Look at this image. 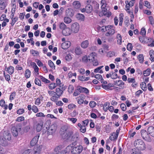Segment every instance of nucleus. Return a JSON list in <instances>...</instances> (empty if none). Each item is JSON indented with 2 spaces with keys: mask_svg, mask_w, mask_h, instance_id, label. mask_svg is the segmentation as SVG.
Instances as JSON below:
<instances>
[{
  "mask_svg": "<svg viewBox=\"0 0 154 154\" xmlns=\"http://www.w3.org/2000/svg\"><path fill=\"white\" fill-rule=\"evenodd\" d=\"M73 5L74 8L76 9L79 8L81 6V4L78 1H75L73 3Z\"/></svg>",
  "mask_w": 154,
  "mask_h": 154,
  "instance_id": "obj_27",
  "label": "nucleus"
},
{
  "mask_svg": "<svg viewBox=\"0 0 154 154\" xmlns=\"http://www.w3.org/2000/svg\"><path fill=\"white\" fill-rule=\"evenodd\" d=\"M48 93L50 96L52 97H57L56 93L54 91H48Z\"/></svg>",
  "mask_w": 154,
  "mask_h": 154,
  "instance_id": "obj_34",
  "label": "nucleus"
},
{
  "mask_svg": "<svg viewBox=\"0 0 154 154\" xmlns=\"http://www.w3.org/2000/svg\"><path fill=\"white\" fill-rule=\"evenodd\" d=\"M66 26L63 23H61L59 25V27L61 29L63 30L66 27Z\"/></svg>",
  "mask_w": 154,
  "mask_h": 154,
  "instance_id": "obj_57",
  "label": "nucleus"
},
{
  "mask_svg": "<svg viewBox=\"0 0 154 154\" xmlns=\"http://www.w3.org/2000/svg\"><path fill=\"white\" fill-rule=\"evenodd\" d=\"M78 90L80 91L81 93L83 92L87 94H88L89 91L86 88L79 86H78Z\"/></svg>",
  "mask_w": 154,
  "mask_h": 154,
  "instance_id": "obj_17",
  "label": "nucleus"
},
{
  "mask_svg": "<svg viewBox=\"0 0 154 154\" xmlns=\"http://www.w3.org/2000/svg\"><path fill=\"white\" fill-rule=\"evenodd\" d=\"M24 117L23 116H20L17 118L16 121L18 122H20L24 120Z\"/></svg>",
  "mask_w": 154,
  "mask_h": 154,
  "instance_id": "obj_62",
  "label": "nucleus"
},
{
  "mask_svg": "<svg viewBox=\"0 0 154 154\" xmlns=\"http://www.w3.org/2000/svg\"><path fill=\"white\" fill-rule=\"evenodd\" d=\"M81 93L80 91L78 90V87L77 88V89L75 91V92L73 94V95L74 96H76L78 95L79 94Z\"/></svg>",
  "mask_w": 154,
  "mask_h": 154,
  "instance_id": "obj_58",
  "label": "nucleus"
},
{
  "mask_svg": "<svg viewBox=\"0 0 154 154\" xmlns=\"http://www.w3.org/2000/svg\"><path fill=\"white\" fill-rule=\"evenodd\" d=\"M32 110L33 112L35 113H37L39 111L38 108L37 106L35 105L32 106Z\"/></svg>",
  "mask_w": 154,
  "mask_h": 154,
  "instance_id": "obj_46",
  "label": "nucleus"
},
{
  "mask_svg": "<svg viewBox=\"0 0 154 154\" xmlns=\"http://www.w3.org/2000/svg\"><path fill=\"white\" fill-rule=\"evenodd\" d=\"M67 120L71 121L73 124H75L77 121V119L73 118H68Z\"/></svg>",
  "mask_w": 154,
  "mask_h": 154,
  "instance_id": "obj_55",
  "label": "nucleus"
},
{
  "mask_svg": "<svg viewBox=\"0 0 154 154\" xmlns=\"http://www.w3.org/2000/svg\"><path fill=\"white\" fill-rule=\"evenodd\" d=\"M148 131L150 135L154 137V128L153 127H149L148 128Z\"/></svg>",
  "mask_w": 154,
  "mask_h": 154,
  "instance_id": "obj_20",
  "label": "nucleus"
},
{
  "mask_svg": "<svg viewBox=\"0 0 154 154\" xmlns=\"http://www.w3.org/2000/svg\"><path fill=\"white\" fill-rule=\"evenodd\" d=\"M48 64L50 67L52 69H55V66L54 63L51 60H49L48 61Z\"/></svg>",
  "mask_w": 154,
  "mask_h": 154,
  "instance_id": "obj_38",
  "label": "nucleus"
},
{
  "mask_svg": "<svg viewBox=\"0 0 154 154\" xmlns=\"http://www.w3.org/2000/svg\"><path fill=\"white\" fill-rule=\"evenodd\" d=\"M5 69L9 74L11 75L14 72V68L12 66H10L8 67H5Z\"/></svg>",
  "mask_w": 154,
  "mask_h": 154,
  "instance_id": "obj_16",
  "label": "nucleus"
},
{
  "mask_svg": "<svg viewBox=\"0 0 154 154\" xmlns=\"http://www.w3.org/2000/svg\"><path fill=\"white\" fill-rule=\"evenodd\" d=\"M137 59L140 63H142L143 62L144 60L143 55L142 54H139L138 56Z\"/></svg>",
  "mask_w": 154,
  "mask_h": 154,
  "instance_id": "obj_32",
  "label": "nucleus"
},
{
  "mask_svg": "<svg viewBox=\"0 0 154 154\" xmlns=\"http://www.w3.org/2000/svg\"><path fill=\"white\" fill-rule=\"evenodd\" d=\"M63 34L65 36H68L71 33V31L70 28L66 27L62 31Z\"/></svg>",
  "mask_w": 154,
  "mask_h": 154,
  "instance_id": "obj_13",
  "label": "nucleus"
},
{
  "mask_svg": "<svg viewBox=\"0 0 154 154\" xmlns=\"http://www.w3.org/2000/svg\"><path fill=\"white\" fill-rule=\"evenodd\" d=\"M64 21L66 23L69 24L71 22L72 20L69 17H64Z\"/></svg>",
  "mask_w": 154,
  "mask_h": 154,
  "instance_id": "obj_37",
  "label": "nucleus"
},
{
  "mask_svg": "<svg viewBox=\"0 0 154 154\" xmlns=\"http://www.w3.org/2000/svg\"><path fill=\"white\" fill-rule=\"evenodd\" d=\"M42 148V146L34 147L33 149V154H40Z\"/></svg>",
  "mask_w": 154,
  "mask_h": 154,
  "instance_id": "obj_11",
  "label": "nucleus"
},
{
  "mask_svg": "<svg viewBox=\"0 0 154 154\" xmlns=\"http://www.w3.org/2000/svg\"><path fill=\"white\" fill-rule=\"evenodd\" d=\"M111 27V25L102 26L100 27L101 30L102 32H104L106 31H107V30H108L109 29H110Z\"/></svg>",
  "mask_w": 154,
  "mask_h": 154,
  "instance_id": "obj_24",
  "label": "nucleus"
},
{
  "mask_svg": "<svg viewBox=\"0 0 154 154\" xmlns=\"http://www.w3.org/2000/svg\"><path fill=\"white\" fill-rule=\"evenodd\" d=\"M89 61H93L94 60V56L93 54H91L88 57Z\"/></svg>",
  "mask_w": 154,
  "mask_h": 154,
  "instance_id": "obj_44",
  "label": "nucleus"
},
{
  "mask_svg": "<svg viewBox=\"0 0 154 154\" xmlns=\"http://www.w3.org/2000/svg\"><path fill=\"white\" fill-rule=\"evenodd\" d=\"M131 154H141L140 152L139 149L136 148L131 149Z\"/></svg>",
  "mask_w": 154,
  "mask_h": 154,
  "instance_id": "obj_28",
  "label": "nucleus"
},
{
  "mask_svg": "<svg viewBox=\"0 0 154 154\" xmlns=\"http://www.w3.org/2000/svg\"><path fill=\"white\" fill-rule=\"evenodd\" d=\"M39 137V135L38 134L35 136L31 141L30 145L32 146H34L37 143Z\"/></svg>",
  "mask_w": 154,
  "mask_h": 154,
  "instance_id": "obj_8",
  "label": "nucleus"
},
{
  "mask_svg": "<svg viewBox=\"0 0 154 154\" xmlns=\"http://www.w3.org/2000/svg\"><path fill=\"white\" fill-rule=\"evenodd\" d=\"M89 104L91 108H93L95 106L96 104L94 101H91L90 102Z\"/></svg>",
  "mask_w": 154,
  "mask_h": 154,
  "instance_id": "obj_50",
  "label": "nucleus"
},
{
  "mask_svg": "<svg viewBox=\"0 0 154 154\" xmlns=\"http://www.w3.org/2000/svg\"><path fill=\"white\" fill-rule=\"evenodd\" d=\"M57 129V126L56 124H53L51 125L50 129L52 132H55Z\"/></svg>",
  "mask_w": 154,
  "mask_h": 154,
  "instance_id": "obj_31",
  "label": "nucleus"
},
{
  "mask_svg": "<svg viewBox=\"0 0 154 154\" xmlns=\"http://www.w3.org/2000/svg\"><path fill=\"white\" fill-rule=\"evenodd\" d=\"M102 9V12L103 15L106 16L107 17H109L111 15V13L108 11L107 8H103Z\"/></svg>",
  "mask_w": 154,
  "mask_h": 154,
  "instance_id": "obj_15",
  "label": "nucleus"
},
{
  "mask_svg": "<svg viewBox=\"0 0 154 154\" xmlns=\"http://www.w3.org/2000/svg\"><path fill=\"white\" fill-rule=\"evenodd\" d=\"M78 126L79 128V130L82 133H85L86 131V128L84 125H82L80 123H79L78 124Z\"/></svg>",
  "mask_w": 154,
  "mask_h": 154,
  "instance_id": "obj_18",
  "label": "nucleus"
},
{
  "mask_svg": "<svg viewBox=\"0 0 154 154\" xmlns=\"http://www.w3.org/2000/svg\"><path fill=\"white\" fill-rule=\"evenodd\" d=\"M30 65L32 66L34 69L35 75L36 76L38 75L39 74V68L36 64L35 62H31L30 63Z\"/></svg>",
  "mask_w": 154,
  "mask_h": 154,
  "instance_id": "obj_9",
  "label": "nucleus"
},
{
  "mask_svg": "<svg viewBox=\"0 0 154 154\" xmlns=\"http://www.w3.org/2000/svg\"><path fill=\"white\" fill-rule=\"evenodd\" d=\"M117 39V44L118 45H120L121 44L122 42L121 35L120 34H118L116 36Z\"/></svg>",
  "mask_w": 154,
  "mask_h": 154,
  "instance_id": "obj_29",
  "label": "nucleus"
},
{
  "mask_svg": "<svg viewBox=\"0 0 154 154\" xmlns=\"http://www.w3.org/2000/svg\"><path fill=\"white\" fill-rule=\"evenodd\" d=\"M35 82L36 85H38L39 86H41V82L38 79L35 78Z\"/></svg>",
  "mask_w": 154,
  "mask_h": 154,
  "instance_id": "obj_56",
  "label": "nucleus"
},
{
  "mask_svg": "<svg viewBox=\"0 0 154 154\" xmlns=\"http://www.w3.org/2000/svg\"><path fill=\"white\" fill-rule=\"evenodd\" d=\"M79 26L77 23H73L71 26V30L74 33H76L79 31Z\"/></svg>",
  "mask_w": 154,
  "mask_h": 154,
  "instance_id": "obj_4",
  "label": "nucleus"
},
{
  "mask_svg": "<svg viewBox=\"0 0 154 154\" xmlns=\"http://www.w3.org/2000/svg\"><path fill=\"white\" fill-rule=\"evenodd\" d=\"M133 48L132 45L131 44L129 43L127 45V48L128 50L131 51Z\"/></svg>",
  "mask_w": 154,
  "mask_h": 154,
  "instance_id": "obj_60",
  "label": "nucleus"
},
{
  "mask_svg": "<svg viewBox=\"0 0 154 154\" xmlns=\"http://www.w3.org/2000/svg\"><path fill=\"white\" fill-rule=\"evenodd\" d=\"M24 110L23 109H20L17 111V113L19 115L23 114L24 112Z\"/></svg>",
  "mask_w": 154,
  "mask_h": 154,
  "instance_id": "obj_61",
  "label": "nucleus"
},
{
  "mask_svg": "<svg viewBox=\"0 0 154 154\" xmlns=\"http://www.w3.org/2000/svg\"><path fill=\"white\" fill-rule=\"evenodd\" d=\"M7 5V0H0V9H4Z\"/></svg>",
  "mask_w": 154,
  "mask_h": 154,
  "instance_id": "obj_10",
  "label": "nucleus"
},
{
  "mask_svg": "<svg viewBox=\"0 0 154 154\" xmlns=\"http://www.w3.org/2000/svg\"><path fill=\"white\" fill-rule=\"evenodd\" d=\"M110 105L109 103H106L103 105V109L104 111L106 112L109 109V107Z\"/></svg>",
  "mask_w": 154,
  "mask_h": 154,
  "instance_id": "obj_40",
  "label": "nucleus"
},
{
  "mask_svg": "<svg viewBox=\"0 0 154 154\" xmlns=\"http://www.w3.org/2000/svg\"><path fill=\"white\" fill-rule=\"evenodd\" d=\"M149 21L150 24L153 26L154 25V19L153 17L150 16L148 17Z\"/></svg>",
  "mask_w": 154,
  "mask_h": 154,
  "instance_id": "obj_42",
  "label": "nucleus"
},
{
  "mask_svg": "<svg viewBox=\"0 0 154 154\" xmlns=\"http://www.w3.org/2000/svg\"><path fill=\"white\" fill-rule=\"evenodd\" d=\"M56 93L57 96L60 97L63 93V91L62 89L60 88H57L56 90Z\"/></svg>",
  "mask_w": 154,
  "mask_h": 154,
  "instance_id": "obj_23",
  "label": "nucleus"
},
{
  "mask_svg": "<svg viewBox=\"0 0 154 154\" xmlns=\"http://www.w3.org/2000/svg\"><path fill=\"white\" fill-rule=\"evenodd\" d=\"M57 86L56 83H51L49 85V88L51 90H53Z\"/></svg>",
  "mask_w": 154,
  "mask_h": 154,
  "instance_id": "obj_39",
  "label": "nucleus"
},
{
  "mask_svg": "<svg viewBox=\"0 0 154 154\" xmlns=\"http://www.w3.org/2000/svg\"><path fill=\"white\" fill-rule=\"evenodd\" d=\"M150 69H147L146 70L143 71V74L144 76H146L149 75L150 73Z\"/></svg>",
  "mask_w": 154,
  "mask_h": 154,
  "instance_id": "obj_35",
  "label": "nucleus"
},
{
  "mask_svg": "<svg viewBox=\"0 0 154 154\" xmlns=\"http://www.w3.org/2000/svg\"><path fill=\"white\" fill-rule=\"evenodd\" d=\"M116 135L115 133H112L111 135L109 137V139L111 140H116L117 138H116Z\"/></svg>",
  "mask_w": 154,
  "mask_h": 154,
  "instance_id": "obj_48",
  "label": "nucleus"
},
{
  "mask_svg": "<svg viewBox=\"0 0 154 154\" xmlns=\"http://www.w3.org/2000/svg\"><path fill=\"white\" fill-rule=\"evenodd\" d=\"M60 149V147H57L55 149V150L56 152V154H65L67 151V150H62Z\"/></svg>",
  "mask_w": 154,
  "mask_h": 154,
  "instance_id": "obj_14",
  "label": "nucleus"
},
{
  "mask_svg": "<svg viewBox=\"0 0 154 154\" xmlns=\"http://www.w3.org/2000/svg\"><path fill=\"white\" fill-rule=\"evenodd\" d=\"M71 43L69 41H66L63 42L61 45L62 48L66 49L69 48L71 45Z\"/></svg>",
  "mask_w": 154,
  "mask_h": 154,
  "instance_id": "obj_12",
  "label": "nucleus"
},
{
  "mask_svg": "<svg viewBox=\"0 0 154 154\" xmlns=\"http://www.w3.org/2000/svg\"><path fill=\"white\" fill-rule=\"evenodd\" d=\"M101 8L102 9L106 8V3L105 0H102L101 1Z\"/></svg>",
  "mask_w": 154,
  "mask_h": 154,
  "instance_id": "obj_53",
  "label": "nucleus"
},
{
  "mask_svg": "<svg viewBox=\"0 0 154 154\" xmlns=\"http://www.w3.org/2000/svg\"><path fill=\"white\" fill-rule=\"evenodd\" d=\"M111 26L110 29H109L108 31L105 33V36L107 37L111 36L113 35L115 33V30L113 26L111 25Z\"/></svg>",
  "mask_w": 154,
  "mask_h": 154,
  "instance_id": "obj_5",
  "label": "nucleus"
},
{
  "mask_svg": "<svg viewBox=\"0 0 154 154\" xmlns=\"http://www.w3.org/2000/svg\"><path fill=\"white\" fill-rule=\"evenodd\" d=\"M114 84L122 88V85L124 84V83L121 80H116L114 81Z\"/></svg>",
  "mask_w": 154,
  "mask_h": 154,
  "instance_id": "obj_19",
  "label": "nucleus"
},
{
  "mask_svg": "<svg viewBox=\"0 0 154 154\" xmlns=\"http://www.w3.org/2000/svg\"><path fill=\"white\" fill-rule=\"evenodd\" d=\"M72 57L70 54H68L65 56V59L66 60L69 61L72 60Z\"/></svg>",
  "mask_w": 154,
  "mask_h": 154,
  "instance_id": "obj_49",
  "label": "nucleus"
},
{
  "mask_svg": "<svg viewBox=\"0 0 154 154\" xmlns=\"http://www.w3.org/2000/svg\"><path fill=\"white\" fill-rule=\"evenodd\" d=\"M16 96V92H12L10 96L9 99L10 100H13Z\"/></svg>",
  "mask_w": 154,
  "mask_h": 154,
  "instance_id": "obj_47",
  "label": "nucleus"
},
{
  "mask_svg": "<svg viewBox=\"0 0 154 154\" xmlns=\"http://www.w3.org/2000/svg\"><path fill=\"white\" fill-rule=\"evenodd\" d=\"M44 122L42 121L40 122L39 123L34 126V128L36 129L37 132H39L41 131Z\"/></svg>",
  "mask_w": 154,
  "mask_h": 154,
  "instance_id": "obj_6",
  "label": "nucleus"
},
{
  "mask_svg": "<svg viewBox=\"0 0 154 154\" xmlns=\"http://www.w3.org/2000/svg\"><path fill=\"white\" fill-rule=\"evenodd\" d=\"M39 77L42 80V81L45 82V83H49L50 82V81L48 80L47 79H46L45 77H43L42 76L40 75Z\"/></svg>",
  "mask_w": 154,
  "mask_h": 154,
  "instance_id": "obj_45",
  "label": "nucleus"
},
{
  "mask_svg": "<svg viewBox=\"0 0 154 154\" xmlns=\"http://www.w3.org/2000/svg\"><path fill=\"white\" fill-rule=\"evenodd\" d=\"M95 77L96 79H97L100 81H102L103 80V78L102 75L99 74H97L95 75Z\"/></svg>",
  "mask_w": 154,
  "mask_h": 154,
  "instance_id": "obj_52",
  "label": "nucleus"
},
{
  "mask_svg": "<svg viewBox=\"0 0 154 154\" xmlns=\"http://www.w3.org/2000/svg\"><path fill=\"white\" fill-rule=\"evenodd\" d=\"M30 53L34 56L39 54V52H38L33 50L30 51Z\"/></svg>",
  "mask_w": 154,
  "mask_h": 154,
  "instance_id": "obj_51",
  "label": "nucleus"
},
{
  "mask_svg": "<svg viewBox=\"0 0 154 154\" xmlns=\"http://www.w3.org/2000/svg\"><path fill=\"white\" fill-rule=\"evenodd\" d=\"M134 144V146L138 149L143 150L145 148V144L143 141L141 139L136 140Z\"/></svg>",
  "mask_w": 154,
  "mask_h": 154,
  "instance_id": "obj_2",
  "label": "nucleus"
},
{
  "mask_svg": "<svg viewBox=\"0 0 154 154\" xmlns=\"http://www.w3.org/2000/svg\"><path fill=\"white\" fill-rule=\"evenodd\" d=\"M89 45V42L87 40H86L82 42L81 44V47L83 48H87Z\"/></svg>",
  "mask_w": 154,
  "mask_h": 154,
  "instance_id": "obj_21",
  "label": "nucleus"
},
{
  "mask_svg": "<svg viewBox=\"0 0 154 154\" xmlns=\"http://www.w3.org/2000/svg\"><path fill=\"white\" fill-rule=\"evenodd\" d=\"M12 133L14 136L16 137L18 135L17 128L15 127H13L11 129Z\"/></svg>",
  "mask_w": 154,
  "mask_h": 154,
  "instance_id": "obj_26",
  "label": "nucleus"
},
{
  "mask_svg": "<svg viewBox=\"0 0 154 154\" xmlns=\"http://www.w3.org/2000/svg\"><path fill=\"white\" fill-rule=\"evenodd\" d=\"M66 150H71L72 154H80L83 149V147L81 145L71 144L68 145L66 148Z\"/></svg>",
  "mask_w": 154,
  "mask_h": 154,
  "instance_id": "obj_1",
  "label": "nucleus"
},
{
  "mask_svg": "<svg viewBox=\"0 0 154 154\" xmlns=\"http://www.w3.org/2000/svg\"><path fill=\"white\" fill-rule=\"evenodd\" d=\"M86 9V12L87 13L91 12L92 11V8L91 5H87L85 7Z\"/></svg>",
  "mask_w": 154,
  "mask_h": 154,
  "instance_id": "obj_41",
  "label": "nucleus"
},
{
  "mask_svg": "<svg viewBox=\"0 0 154 154\" xmlns=\"http://www.w3.org/2000/svg\"><path fill=\"white\" fill-rule=\"evenodd\" d=\"M77 18H79V19L81 20L83 19L84 18V16L83 14H78L76 15Z\"/></svg>",
  "mask_w": 154,
  "mask_h": 154,
  "instance_id": "obj_64",
  "label": "nucleus"
},
{
  "mask_svg": "<svg viewBox=\"0 0 154 154\" xmlns=\"http://www.w3.org/2000/svg\"><path fill=\"white\" fill-rule=\"evenodd\" d=\"M106 77L107 78L110 77L112 79H115L117 78L118 75L115 72L112 71L109 74H107Z\"/></svg>",
  "mask_w": 154,
  "mask_h": 154,
  "instance_id": "obj_7",
  "label": "nucleus"
},
{
  "mask_svg": "<svg viewBox=\"0 0 154 154\" xmlns=\"http://www.w3.org/2000/svg\"><path fill=\"white\" fill-rule=\"evenodd\" d=\"M31 75V72L28 69H27L26 70L25 74V77L28 79L30 77Z\"/></svg>",
  "mask_w": 154,
  "mask_h": 154,
  "instance_id": "obj_36",
  "label": "nucleus"
},
{
  "mask_svg": "<svg viewBox=\"0 0 154 154\" xmlns=\"http://www.w3.org/2000/svg\"><path fill=\"white\" fill-rule=\"evenodd\" d=\"M140 86L141 88L144 91H146L147 90L146 85L145 82H142L140 84Z\"/></svg>",
  "mask_w": 154,
  "mask_h": 154,
  "instance_id": "obj_33",
  "label": "nucleus"
},
{
  "mask_svg": "<svg viewBox=\"0 0 154 154\" xmlns=\"http://www.w3.org/2000/svg\"><path fill=\"white\" fill-rule=\"evenodd\" d=\"M12 20L11 22V24L12 26H13L16 22L18 20V17H15L14 18L11 19Z\"/></svg>",
  "mask_w": 154,
  "mask_h": 154,
  "instance_id": "obj_43",
  "label": "nucleus"
},
{
  "mask_svg": "<svg viewBox=\"0 0 154 154\" xmlns=\"http://www.w3.org/2000/svg\"><path fill=\"white\" fill-rule=\"evenodd\" d=\"M149 55L150 57L149 59L152 62L154 61V51L153 50H151L149 51Z\"/></svg>",
  "mask_w": 154,
  "mask_h": 154,
  "instance_id": "obj_30",
  "label": "nucleus"
},
{
  "mask_svg": "<svg viewBox=\"0 0 154 154\" xmlns=\"http://www.w3.org/2000/svg\"><path fill=\"white\" fill-rule=\"evenodd\" d=\"M75 54L77 55H79L82 54V51L80 47H76L75 50Z\"/></svg>",
  "mask_w": 154,
  "mask_h": 154,
  "instance_id": "obj_25",
  "label": "nucleus"
},
{
  "mask_svg": "<svg viewBox=\"0 0 154 154\" xmlns=\"http://www.w3.org/2000/svg\"><path fill=\"white\" fill-rule=\"evenodd\" d=\"M11 139V135L10 134L5 135L4 137H0V144L3 146H6L8 144V140Z\"/></svg>",
  "mask_w": 154,
  "mask_h": 154,
  "instance_id": "obj_3",
  "label": "nucleus"
},
{
  "mask_svg": "<svg viewBox=\"0 0 154 154\" xmlns=\"http://www.w3.org/2000/svg\"><path fill=\"white\" fill-rule=\"evenodd\" d=\"M36 116L38 117H44L45 116V115L44 113L42 112L37 113L36 114Z\"/></svg>",
  "mask_w": 154,
  "mask_h": 154,
  "instance_id": "obj_63",
  "label": "nucleus"
},
{
  "mask_svg": "<svg viewBox=\"0 0 154 154\" xmlns=\"http://www.w3.org/2000/svg\"><path fill=\"white\" fill-rule=\"evenodd\" d=\"M90 77H86L84 76L80 75L78 77V79L82 81H86L90 79Z\"/></svg>",
  "mask_w": 154,
  "mask_h": 154,
  "instance_id": "obj_22",
  "label": "nucleus"
},
{
  "mask_svg": "<svg viewBox=\"0 0 154 154\" xmlns=\"http://www.w3.org/2000/svg\"><path fill=\"white\" fill-rule=\"evenodd\" d=\"M120 106L123 111H125L126 110L127 108L125 104L123 103L121 104Z\"/></svg>",
  "mask_w": 154,
  "mask_h": 154,
  "instance_id": "obj_54",
  "label": "nucleus"
},
{
  "mask_svg": "<svg viewBox=\"0 0 154 154\" xmlns=\"http://www.w3.org/2000/svg\"><path fill=\"white\" fill-rule=\"evenodd\" d=\"M69 93H72L74 90V87L72 85H69L68 88Z\"/></svg>",
  "mask_w": 154,
  "mask_h": 154,
  "instance_id": "obj_59",
  "label": "nucleus"
}]
</instances>
